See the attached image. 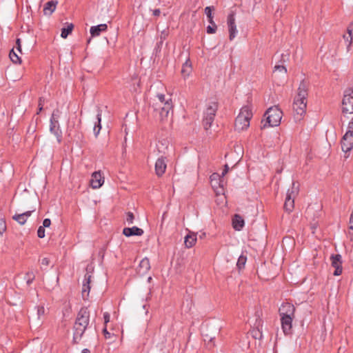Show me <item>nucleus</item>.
<instances>
[{
  "instance_id": "f257e3e1",
  "label": "nucleus",
  "mask_w": 353,
  "mask_h": 353,
  "mask_svg": "<svg viewBox=\"0 0 353 353\" xmlns=\"http://www.w3.org/2000/svg\"><path fill=\"white\" fill-rule=\"evenodd\" d=\"M307 97V85L305 81H302L298 88V92L294 98L293 110L295 120L300 121L306 112Z\"/></svg>"
},
{
  "instance_id": "f03ea898",
  "label": "nucleus",
  "mask_w": 353,
  "mask_h": 353,
  "mask_svg": "<svg viewBox=\"0 0 353 353\" xmlns=\"http://www.w3.org/2000/svg\"><path fill=\"white\" fill-rule=\"evenodd\" d=\"M90 321V312L87 307H82L77 314L74 325V341L80 340Z\"/></svg>"
},
{
  "instance_id": "7ed1b4c3",
  "label": "nucleus",
  "mask_w": 353,
  "mask_h": 353,
  "mask_svg": "<svg viewBox=\"0 0 353 353\" xmlns=\"http://www.w3.org/2000/svg\"><path fill=\"white\" fill-rule=\"evenodd\" d=\"M283 112L278 106L269 108L264 114L265 119L261 121V128L278 126L282 119Z\"/></svg>"
},
{
  "instance_id": "20e7f679",
  "label": "nucleus",
  "mask_w": 353,
  "mask_h": 353,
  "mask_svg": "<svg viewBox=\"0 0 353 353\" xmlns=\"http://www.w3.org/2000/svg\"><path fill=\"white\" fill-rule=\"evenodd\" d=\"M252 117L250 106L244 105L235 119L234 128L237 131L246 130L250 126V121Z\"/></svg>"
},
{
  "instance_id": "39448f33",
  "label": "nucleus",
  "mask_w": 353,
  "mask_h": 353,
  "mask_svg": "<svg viewBox=\"0 0 353 353\" xmlns=\"http://www.w3.org/2000/svg\"><path fill=\"white\" fill-rule=\"evenodd\" d=\"M157 98L158 102L156 103V105L161 110L159 114L161 119L163 120L168 117L170 112L172 110V101L171 98L165 99L163 94H157Z\"/></svg>"
},
{
  "instance_id": "423d86ee",
  "label": "nucleus",
  "mask_w": 353,
  "mask_h": 353,
  "mask_svg": "<svg viewBox=\"0 0 353 353\" xmlns=\"http://www.w3.org/2000/svg\"><path fill=\"white\" fill-rule=\"evenodd\" d=\"M218 110V103L215 101L210 102L204 112L203 124L204 128L208 130L214 121L216 111Z\"/></svg>"
},
{
  "instance_id": "0eeeda50",
  "label": "nucleus",
  "mask_w": 353,
  "mask_h": 353,
  "mask_svg": "<svg viewBox=\"0 0 353 353\" xmlns=\"http://www.w3.org/2000/svg\"><path fill=\"white\" fill-rule=\"evenodd\" d=\"M298 192L299 185H296L295 182H292V188L288 190L284 203V209L288 212H291L293 210L294 206V198L297 195Z\"/></svg>"
},
{
  "instance_id": "6e6552de",
  "label": "nucleus",
  "mask_w": 353,
  "mask_h": 353,
  "mask_svg": "<svg viewBox=\"0 0 353 353\" xmlns=\"http://www.w3.org/2000/svg\"><path fill=\"white\" fill-rule=\"evenodd\" d=\"M342 105L343 113L353 114V89L348 88L345 90Z\"/></svg>"
},
{
  "instance_id": "1a4fd4ad",
  "label": "nucleus",
  "mask_w": 353,
  "mask_h": 353,
  "mask_svg": "<svg viewBox=\"0 0 353 353\" xmlns=\"http://www.w3.org/2000/svg\"><path fill=\"white\" fill-rule=\"evenodd\" d=\"M330 261L332 266L335 269L333 274L334 276H339L342 274L343 268H342V256L341 254H332L330 256Z\"/></svg>"
},
{
  "instance_id": "9d476101",
  "label": "nucleus",
  "mask_w": 353,
  "mask_h": 353,
  "mask_svg": "<svg viewBox=\"0 0 353 353\" xmlns=\"http://www.w3.org/2000/svg\"><path fill=\"white\" fill-rule=\"evenodd\" d=\"M157 148L159 154H161L163 156L169 155L170 152L173 151L172 145L170 143L169 141L167 139H162L159 141L157 144Z\"/></svg>"
},
{
  "instance_id": "9b49d317",
  "label": "nucleus",
  "mask_w": 353,
  "mask_h": 353,
  "mask_svg": "<svg viewBox=\"0 0 353 353\" xmlns=\"http://www.w3.org/2000/svg\"><path fill=\"white\" fill-rule=\"evenodd\" d=\"M214 10L213 6H208L205 8V13L207 15L208 19V22L211 24V26H208L207 27V33L208 34H214L216 30V25L213 21L212 11Z\"/></svg>"
},
{
  "instance_id": "f8f14e48",
  "label": "nucleus",
  "mask_w": 353,
  "mask_h": 353,
  "mask_svg": "<svg viewBox=\"0 0 353 353\" xmlns=\"http://www.w3.org/2000/svg\"><path fill=\"white\" fill-rule=\"evenodd\" d=\"M227 23L229 30V39L230 41H232L236 37V34L237 33L234 12H231L228 14Z\"/></svg>"
},
{
  "instance_id": "ddd939ff",
  "label": "nucleus",
  "mask_w": 353,
  "mask_h": 353,
  "mask_svg": "<svg viewBox=\"0 0 353 353\" xmlns=\"http://www.w3.org/2000/svg\"><path fill=\"white\" fill-rule=\"evenodd\" d=\"M281 316H294L295 307L290 303H283L279 310Z\"/></svg>"
},
{
  "instance_id": "4468645a",
  "label": "nucleus",
  "mask_w": 353,
  "mask_h": 353,
  "mask_svg": "<svg viewBox=\"0 0 353 353\" xmlns=\"http://www.w3.org/2000/svg\"><path fill=\"white\" fill-rule=\"evenodd\" d=\"M341 144V149L343 152H347L350 151L353 148V135L345 133L342 138Z\"/></svg>"
},
{
  "instance_id": "2eb2a0df",
  "label": "nucleus",
  "mask_w": 353,
  "mask_h": 353,
  "mask_svg": "<svg viewBox=\"0 0 353 353\" xmlns=\"http://www.w3.org/2000/svg\"><path fill=\"white\" fill-rule=\"evenodd\" d=\"M166 158L167 157L165 156L161 155L157 159L155 163V172L159 176H162L165 172L167 168L165 161Z\"/></svg>"
},
{
  "instance_id": "dca6fc26",
  "label": "nucleus",
  "mask_w": 353,
  "mask_h": 353,
  "mask_svg": "<svg viewBox=\"0 0 353 353\" xmlns=\"http://www.w3.org/2000/svg\"><path fill=\"white\" fill-rule=\"evenodd\" d=\"M104 179L101 176V172H94L92 173L90 179V185L92 188H99L103 183Z\"/></svg>"
},
{
  "instance_id": "f3484780",
  "label": "nucleus",
  "mask_w": 353,
  "mask_h": 353,
  "mask_svg": "<svg viewBox=\"0 0 353 353\" xmlns=\"http://www.w3.org/2000/svg\"><path fill=\"white\" fill-rule=\"evenodd\" d=\"M294 318V316H281V327L285 334L291 333Z\"/></svg>"
},
{
  "instance_id": "a211bd4d",
  "label": "nucleus",
  "mask_w": 353,
  "mask_h": 353,
  "mask_svg": "<svg viewBox=\"0 0 353 353\" xmlns=\"http://www.w3.org/2000/svg\"><path fill=\"white\" fill-rule=\"evenodd\" d=\"M92 276L89 274L88 273H86L84 276V280L83 282V287H82V296L83 299H86L87 297L89 295V292L90 290V281H91Z\"/></svg>"
},
{
  "instance_id": "6ab92c4d",
  "label": "nucleus",
  "mask_w": 353,
  "mask_h": 353,
  "mask_svg": "<svg viewBox=\"0 0 353 353\" xmlns=\"http://www.w3.org/2000/svg\"><path fill=\"white\" fill-rule=\"evenodd\" d=\"M150 269V263L148 258L143 259L137 268V272L139 274L143 275L146 274Z\"/></svg>"
},
{
  "instance_id": "aec40b11",
  "label": "nucleus",
  "mask_w": 353,
  "mask_h": 353,
  "mask_svg": "<svg viewBox=\"0 0 353 353\" xmlns=\"http://www.w3.org/2000/svg\"><path fill=\"white\" fill-rule=\"evenodd\" d=\"M123 234L128 237L131 236H141L143 234V230L137 226L125 228L123 230Z\"/></svg>"
},
{
  "instance_id": "412c9836",
  "label": "nucleus",
  "mask_w": 353,
  "mask_h": 353,
  "mask_svg": "<svg viewBox=\"0 0 353 353\" xmlns=\"http://www.w3.org/2000/svg\"><path fill=\"white\" fill-rule=\"evenodd\" d=\"M50 130L57 137L59 142H60L61 132L59 130L58 120L50 119Z\"/></svg>"
},
{
  "instance_id": "4be33fe9",
  "label": "nucleus",
  "mask_w": 353,
  "mask_h": 353,
  "mask_svg": "<svg viewBox=\"0 0 353 353\" xmlns=\"http://www.w3.org/2000/svg\"><path fill=\"white\" fill-rule=\"evenodd\" d=\"M108 26L105 23H101L98 26H92L90 30V32L92 37H98L101 32L107 30Z\"/></svg>"
},
{
  "instance_id": "5701e85b",
  "label": "nucleus",
  "mask_w": 353,
  "mask_h": 353,
  "mask_svg": "<svg viewBox=\"0 0 353 353\" xmlns=\"http://www.w3.org/2000/svg\"><path fill=\"white\" fill-rule=\"evenodd\" d=\"M57 5V1H48L43 8V13L45 15H51L52 12L55 10Z\"/></svg>"
},
{
  "instance_id": "b1692460",
  "label": "nucleus",
  "mask_w": 353,
  "mask_h": 353,
  "mask_svg": "<svg viewBox=\"0 0 353 353\" xmlns=\"http://www.w3.org/2000/svg\"><path fill=\"white\" fill-rule=\"evenodd\" d=\"M32 211H27L22 214H16L13 216L12 219L17 221L20 225H23L27 221V219L30 216Z\"/></svg>"
},
{
  "instance_id": "393cba45",
  "label": "nucleus",
  "mask_w": 353,
  "mask_h": 353,
  "mask_svg": "<svg viewBox=\"0 0 353 353\" xmlns=\"http://www.w3.org/2000/svg\"><path fill=\"white\" fill-rule=\"evenodd\" d=\"M243 219L239 214H235L232 219V225L236 230H241L244 226Z\"/></svg>"
},
{
  "instance_id": "a878e982",
  "label": "nucleus",
  "mask_w": 353,
  "mask_h": 353,
  "mask_svg": "<svg viewBox=\"0 0 353 353\" xmlns=\"http://www.w3.org/2000/svg\"><path fill=\"white\" fill-rule=\"evenodd\" d=\"M196 241V234L189 232V234L185 237V245L186 248H190L194 245Z\"/></svg>"
},
{
  "instance_id": "bb28decb",
  "label": "nucleus",
  "mask_w": 353,
  "mask_h": 353,
  "mask_svg": "<svg viewBox=\"0 0 353 353\" xmlns=\"http://www.w3.org/2000/svg\"><path fill=\"white\" fill-rule=\"evenodd\" d=\"M192 72V65L190 60H187L182 65L181 74L184 79L188 77Z\"/></svg>"
},
{
  "instance_id": "cd10ccee",
  "label": "nucleus",
  "mask_w": 353,
  "mask_h": 353,
  "mask_svg": "<svg viewBox=\"0 0 353 353\" xmlns=\"http://www.w3.org/2000/svg\"><path fill=\"white\" fill-rule=\"evenodd\" d=\"M97 122L95 123V125L94 126V128H93L94 133L96 137L98 136V134H99L100 130L101 129V111L99 110H98V113L97 114Z\"/></svg>"
},
{
  "instance_id": "c85d7f7f",
  "label": "nucleus",
  "mask_w": 353,
  "mask_h": 353,
  "mask_svg": "<svg viewBox=\"0 0 353 353\" xmlns=\"http://www.w3.org/2000/svg\"><path fill=\"white\" fill-rule=\"evenodd\" d=\"M73 28H74V26L72 23L68 24L66 28H62L61 37L63 39L67 38L68 34L72 32Z\"/></svg>"
},
{
  "instance_id": "c756f323",
  "label": "nucleus",
  "mask_w": 353,
  "mask_h": 353,
  "mask_svg": "<svg viewBox=\"0 0 353 353\" xmlns=\"http://www.w3.org/2000/svg\"><path fill=\"white\" fill-rule=\"evenodd\" d=\"M9 57L11 59V61L14 63H21V59L20 57H19L18 54H17L15 53V52L14 51V50L12 49L10 52V54H9Z\"/></svg>"
},
{
  "instance_id": "7c9ffc66",
  "label": "nucleus",
  "mask_w": 353,
  "mask_h": 353,
  "mask_svg": "<svg viewBox=\"0 0 353 353\" xmlns=\"http://www.w3.org/2000/svg\"><path fill=\"white\" fill-rule=\"evenodd\" d=\"M246 261H247L246 256H243V255H241L239 257L237 263H236V265H237L238 268L240 270L241 268H243L245 265Z\"/></svg>"
},
{
  "instance_id": "2f4dec72",
  "label": "nucleus",
  "mask_w": 353,
  "mask_h": 353,
  "mask_svg": "<svg viewBox=\"0 0 353 353\" xmlns=\"http://www.w3.org/2000/svg\"><path fill=\"white\" fill-rule=\"evenodd\" d=\"M348 36L343 35L344 39L348 43V46H350L352 44V29L351 27H347V30Z\"/></svg>"
},
{
  "instance_id": "473e14b6",
  "label": "nucleus",
  "mask_w": 353,
  "mask_h": 353,
  "mask_svg": "<svg viewBox=\"0 0 353 353\" xmlns=\"http://www.w3.org/2000/svg\"><path fill=\"white\" fill-rule=\"evenodd\" d=\"M37 319L39 320H40L45 314V307L43 305H39L37 307Z\"/></svg>"
},
{
  "instance_id": "72a5a7b5",
  "label": "nucleus",
  "mask_w": 353,
  "mask_h": 353,
  "mask_svg": "<svg viewBox=\"0 0 353 353\" xmlns=\"http://www.w3.org/2000/svg\"><path fill=\"white\" fill-rule=\"evenodd\" d=\"M223 177H221V175H219V174L218 173H213L211 176H210V180L211 181H218L219 180L220 182H219V185L220 186H222V183H223V179H222Z\"/></svg>"
},
{
  "instance_id": "f704fd0d",
  "label": "nucleus",
  "mask_w": 353,
  "mask_h": 353,
  "mask_svg": "<svg viewBox=\"0 0 353 353\" xmlns=\"http://www.w3.org/2000/svg\"><path fill=\"white\" fill-rule=\"evenodd\" d=\"M134 220V216L132 212H128L126 213L125 221L128 225L133 223Z\"/></svg>"
},
{
  "instance_id": "c9c22d12",
  "label": "nucleus",
  "mask_w": 353,
  "mask_h": 353,
  "mask_svg": "<svg viewBox=\"0 0 353 353\" xmlns=\"http://www.w3.org/2000/svg\"><path fill=\"white\" fill-rule=\"evenodd\" d=\"M6 230V223L3 218L0 217V234H2Z\"/></svg>"
},
{
  "instance_id": "e433bc0d",
  "label": "nucleus",
  "mask_w": 353,
  "mask_h": 353,
  "mask_svg": "<svg viewBox=\"0 0 353 353\" xmlns=\"http://www.w3.org/2000/svg\"><path fill=\"white\" fill-rule=\"evenodd\" d=\"M44 103H45V99L42 97H40L39 99L38 111L37 112V114H39L40 113V112L43 110Z\"/></svg>"
},
{
  "instance_id": "4c0bfd02",
  "label": "nucleus",
  "mask_w": 353,
  "mask_h": 353,
  "mask_svg": "<svg viewBox=\"0 0 353 353\" xmlns=\"http://www.w3.org/2000/svg\"><path fill=\"white\" fill-rule=\"evenodd\" d=\"M37 236L39 238H43L45 236V228L42 226H39L37 230Z\"/></svg>"
},
{
  "instance_id": "58836bf2",
  "label": "nucleus",
  "mask_w": 353,
  "mask_h": 353,
  "mask_svg": "<svg viewBox=\"0 0 353 353\" xmlns=\"http://www.w3.org/2000/svg\"><path fill=\"white\" fill-rule=\"evenodd\" d=\"M252 334L253 336V337H254L255 339H261V336H262V334L261 333V332L259 330H253L252 331Z\"/></svg>"
},
{
  "instance_id": "ea45409f",
  "label": "nucleus",
  "mask_w": 353,
  "mask_h": 353,
  "mask_svg": "<svg viewBox=\"0 0 353 353\" xmlns=\"http://www.w3.org/2000/svg\"><path fill=\"white\" fill-rule=\"evenodd\" d=\"M346 133L351 134V135H353V118L351 119L348 124L347 130Z\"/></svg>"
},
{
  "instance_id": "a19ab883",
  "label": "nucleus",
  "mask_w": 353,
  "mask_h": 353,
  "mask_svg": "<svg viewBox=\"0 0 353 353\" xmlns=\"http://www.w3.org/2000/svg\"><path fill=\"white\" fill-rule=\"evenodd\" d=\"M26 276L28 278L27 279V283L28 284H30L32 282V281L34 280V275L33 274L32 272H28L26 274Z\"/></svg>"
},
{
  "instance_id": "79ce46f5",
  "label": "nucleus",
  "mask_w": 353,
  "mask_h": 353,
  "mask_svg": "<svg viewBox=\"0 0 353 353\" xmlns=\"http://www.w3.org/2000/svg\"><path fill=\"white\" fill-rule=\"evenodd\" d=\"M59 117V110L58 109H56L53 111L50 119L54 120H58V118Z\"/></svg>"
},
{
  "instance_id": "37998d69",
  "label": "nucleus",
  "mask_w": 353,
  "mask_h": 353,
  "mask_svg": "<svg viewBox=\"0 0 353 353\" xmlns=\"http://www.w3.org/2000/svg\"><path fill=\"white\" fill-rule=\"evenodd\" d=\"M274 70L279 72H283L285 74L287 72V69L283 65H276L274 66Z\"/></svg>"
},
{
  "instance_id": "c03bdc74",
  "label": "nucleus",
  "mask_w": 353,
  "mask_h": 353,
  "mask_svg": "<svg viewBox=\"0 0 353 353\" xmlns=\"http://www.w3.org/2000/svg\"><path fill=\"white\" fill-rule=\"evenodd\" d=\"M51 225V221L50 219H45L43 221V225L42 227L48 228Z\"/></svg>"
},
{
  "instance_id": "a18cd8bd",
  "label": "nucleus",
  "mask_w": 353,
  "mask_h": 353,
  "mask_svg": "<svg viewBox=\"0 0 353 353\" xmlns=\"http://www.w3.org/2000/svg\"><path fill=\"white\" fill-rule=\"evenodd\" d=\"M41 265L43 266H48L50 265V259L48 258H43L41 260Z\"/></svg>"
},
{
  "instance_id": "49530a36",
  "label": "nucleus",
  "mask_w": 353,
  "mask_h": 353,
  "mask_svg": "<svg viewBox=\"0 0 353 353\" xmlns=\"http://www.w3.org/2000/svg\"><path fill=\"white\" fill-rule=\"evenodd\" d=\"M16 44H17V50L19 52H21V39H17Z\"/></svg>"
},
{
  "instance_id": "de8ad7c7",
  "label": "nucleus",
  "mask_w": 353,
  "mask_h": 353,
  "mask_svg": "<svg viewBox=\"0 0 353 353\" xmlns=\"http://www.w3.org/2000/svg\"><path fill=\"white\" fill-rule=\"evenodd\" d=\"M229 171V166L228 164H225V166H224V169L223 170V172H222V174H221V177H223V176H225Z\"/></svg>"
},
{
  "instance_id": "09e8293b",
  "label": "nucleus",
  "mask_w": 353,
  "mask_h": 353,
  "mask_svg": "<svg viewBox=\"0 0 353 353\" xmlns=\"http://www.w3.org/2000/svg\"><path fill=\"white\" fill-rule=\"evenodd\" d=\"M103 318H104L105 323L109 322V321H110V314L108 313H107V312L104 313Z\"/></svg>"
},
{
  "instance_id": "8fccbe9b",
  "label": "nucleus",
  "mask_w": 353,
  "mask_h": 353,
  "mask_svg": "<svg viewBox=\"0 0 353 353\" xmlns=\"http://www.w3.org/2000/svg\"><path fill=\"white\" fill-rule=\"evenodd\" d=\"M160 14H161V11H160L159 9H155V10H153V15L154 16L157 17V16H159Z\"/></svg>"
},
{
  "instance_id": "3c124183",
  "label": "nucleus",
  "mask_w": 353,
  "mask_h": 353,
  "mask_svg": "<svg viewBox=\"0 0 353 353\" xmlns=\"http://www.w3.org/2000/svg\"><path fill=\"white\" fill-rule=\"evenodd\" d=\"M212 341H213V338H211L210 339V341H209V343H208V345H210V347H209L210 350H211V345H213L212 344H211L212 343Z\"/></svg>"
},
{
  "instance_id": "603ef678",
  "label": "nucleus",
  "mask_w": 353,
  "mask_h": 353,
  "mask_svg": "<svg viewBox=\"0 0 353 353\" xmlns=\"http://www.w3.org/2000/svg\"><path fill=\"white\" fill-rule=\"evenodd\" d=\"M104 332H105V336L106 338H107L108 336H109L110 333H109V332H108L106 331V330H104Z\"/></svg>"
},
{
  "instance_id": "864d4df0",
  "label": "nucleus",
  "mask_w": 353,
  "mask_h": 353,
  "mask_svg": "<svg viewBox=\"0 0 353 353\" xmlns=\"http://www.w3.org/2000/svg\"><path fill=\"white\" fill-rule=\"evenodd\" d=\"M104 332H105V336L106 338H107L108 336H109L110 333H109V332H108L106 331V330H104Z\"/></svg>"
},
{
  "instance_id": "5fc2aeb1",
  "label": "nucleus",
  "mask_w": 353,
  "mask_h": 353,
  "mask_svg": "<svg viewBox=\"0 0 353 353\" xmlns=\"http://www.w3.org/2000/svg\"><path fill=\"white\" fill-rule=\"evenodd\" d=\"M89 350L88 349H83L81 352V353H88Z\"/></svg>"
},
{
  "instance_id": "6e6d98bb",
  "label": "nucleus",
  "mask_w": 353,
  "mask_h": 353,
  "mask_svg": "<svg viewBox=\"0 0 353 353\" xmlns=\"http://www.w3.org/2000/svg\"><path fill=\"white\" fill-rule=\"evenodd\" d=\"M348 27H351V28L352 29V32H353V21L351 23V24Z\"/></svg>"
},
{
  "instance_id": "4d7b16f0",
  "label": "nucleus",
  "mask_w": 353,
  "mask_h": 353,
  "mask_svg": "<svg viewBox=\"0 0 353 353\" xmlns=\"http://www.w3.org/2000/svg\"><path fill=\"white\" fill-rule=\"evenodd\" d=\"M152 277H151V276H149V277L148 278V282H150V281H152Z\"/></svg>"
}]
</instances>
